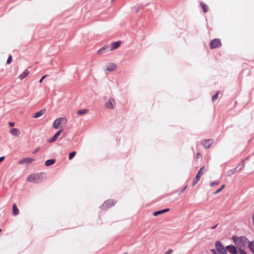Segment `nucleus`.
Masks as SVG:
<instances>
[{"instance_id": "1", "label": "nucleus", "mask_w": 254, "mask_h": 254, "mask_svg": "<svg viewBox=\"0 0 254 254\" xmlns=\"http://www.w3.org/2000/svg\"><path fill=\"white\" fill-rule=\"evenodd\" d=\"M232 239L233 240L235 244L240 249H243L248 244V239L245 237H238L236 236H233Z\"/></svg>"}, {"instance_id": "2", "label": "nucleus", "mask_w": 254, "mask_h": 254, "mask_svg": "<svg viewBox=\"0 0 254 254\" xmlns=\"http://www.w3.org/2000/svg\"><path fill=\"white\" fill-rule=\"evenodd\" d=\"M67 123L65 117H60L56 119L53 123L52 127L54 129H63Z\"/></svg>"}, {"instance_id": "3", "label": "nucleus", "mask_w": 254, "mask_h": 254, "mask_svg": "<svg viewBox=\"0 0 254 254\" xmlns=\"http://www.w3.org/2000/svg\"><path fill=\"white\" fill-rule=\"evenodd\" d=\"M42 173H37L29 175L27 178V181L37 183L41 181L42 178Z\"/></svg>"}, {"instance_id": "4", "label": "nucleus", "mask_w": 254, "mask_h": 254, "mask_svg": "<svg viewBox=\"0 0 254 254\" xmlns=\"http://www.w3.org/2000/svg\"><path fill=\"white\" fill-rule=\"evenodd\" d=\"M116 106V101L114 98L110 97L105 103V108L109 110L114 109Z\"/></svg>"}, {"instance_id": "5", "label": "nucleus", "mask_w": 254, "mask_h": 254, "mask_svg": "<svg viewBox=\"0 0 254 254\" xmlns=\"http://www.w3.org/2000/svg\"><path fill=\"white\" fill-rule=\"evenodd\" d=\"M35 161V159L32 157H24L18 161V164L28 166Z\"/></svg>"}, {"instance_id": "6", "label": "nucleus", "mask_w": 254, "mask_h": 254, "mask_svg": "<svg viewBox=\"0 0 254 254\" xmlns=\"http://www.w3.org/2000/svg\"><path fill=\"white\" fill-rule=\"evenodd\" d=\"M205 171L204 167H202L200 168L199 171H198L197 174L196 175L195 178L194 179L193 181V186H194L200 180L201 176L203 175Z\"/></svg>"}, {"instance_id": "7", "label": "nucleus", "mask_w": 254, "mask_h": 254, "mask_svg": "<svg viewBox=\"0 0 254 254\" xmlns=\"http://www.w3.org/2000/svg\"><path fill=\"white\" fill-rule=\"evenodd\" d=\"M216 248L218 252L221 254H226L227 250L223 246L222 244L220 242H217L215 244Z\"/></svg>"}, {"instance_id": "8", "label": "nucleus", "mask_w": 254, "mask_h": 254, "mask_svg": "<svg viewBox=\"0 0 254 254\" xmlns=\"http://www.w3.org/2000/svg\"><path fill=\"white\" fill-rule=\"evenodd\" d=\"M221 43L220 40L218 39H215L211 41L210 46L211 49L217 48L220 47Z\"/></svg>"}, {"instance_id": "9", "label": "nucleus", "mask_w": 254, "mask_h": 254, "mask_svg": "<svg viewBox=\"0 0 254 254\" xmlns=\"http://www.w3.org/2000/svg\"><path fill=\"white\" fill-rule=\"evenodd\" d=\"M115 202L113 200H108L103 204L102 208L103 209H107L114 205Z\"/></svg>"}, {"instance_id": "10", "label": "nucleus", "mask_w": 254, "mask_h": 254, "mask_svg": "<svg viewBox=\"0 0 254 254\" xmlns=\"http://www.w3.org/2000/svg\"><path fill=\"white\" fill-rule=\"evenodd\" d=\"M117 68V65L114 63H109L106 65V70L111 72L115 70Z\"/></svg>"}, {"instance_id": "11", "label": "nucleus", "mask_w": 254, "mask_h": 254, "mask_svg": "<svg viewBox=\"0 0 254 254\" xmlns=\"http://www.w3.org/2000/svg\"><path fill=\"white\" fill-rule=\"evenodd\" d=\"M109 51H110L109 46L107 45H105L98 51L97 54L99 55H101L108 52Z\"/></svg>"}, {"instance_id": "12", "label": "nucleus", "mask_w": 254, "mask_h": 254, "mask_svg": "<svg viewBox=\"0 0 254 254\" xmlns=\"http://www.w3.org/2000/svg\"><path fill=\"white\" fill-rule=\"evenodd\" d=\"M121 42L120 41H116L111 43L110 48V51H114L118 49L121 45Z\"/></svg>"}, {"instance_id": "13", "label": "nucleus", "mask_w": 254, "mask_h": 254, "mask_svg": "<svg viewBox=\"0 0 254 254\" xmlns=\"http://www.w3.org/2000/svg\"><path fill=\"white\" fill-rule=\"evenodd\" d=\"M9 133L13 136H18L20 134L21 131L18 128H12L9 130Z\"/></svg>"}, {"instance_id": "14", "label": "nucleus", "mask_w": 254, "mask_h": 254, "mask_svg": "<svg viewBox=\"0 0 254 254\" xmlns=\"http://www.w3.org/2000/svg\"><path fill=\"white\" fill-rule=\"evenodd\" d=\"M226 249L231 254H237V251L235 246L233 245H229L226 247Z\"/></svg>"}, {"instance_id": "15", "label": "nucleus", "mask_w": 254, "mask_h": 254, "mask_svg": "<svg viewBox=\"0 0 254 254\" xmlns=\"http://www.w3.org/2000/svg\"><path fill=\"white\" fill-rule=\"evenodd\" d=\"M213 143V140L206 139L202 141L201 144L205 148H209Z\"/></svg>"}, {"instance_id": "16", "label": "nucleus", "mask_w": 254, "mask_h": 254, "mask_svg": "<svg viewBox=\"0 0 254 254\" xmlns=\"http://www.w3.org/2000/svg\"><path fill=\"white\" fill-rule=\"evenodd\" d=\"M29 73V71L28 70H25L19 76V78L20 80H22L25 77H26Z\"/></svg>"}, {"instance_id": "17", "label": "nucleus", "mask_w": 254, "mask_h": 254, "mask_svg": "<svg viewBox=\"0 0 254 254\" xmlns=\"http://www.w3.org/2000/svg\"><path fill=\"white\" fill-rule=\"evenodd\" d=\"M12 213L14 215H17L19 213V210L15 204H13L12 205Z\"/></svg>"}, {"instance_id": "18", "label": "nucleus", "mask_w": 254, "mask_h": 254, "mask_svg": "<svg viewBox=\"0 0 254 254\" xmlns=\"http://www.w3.org/2000/svg\"><path fill=\"white\" fill-rule=\"evenodd\" d=\"M169 210V209L166 208V209H163V210H159V211H155V212H154L153 215H154V216H157L159 214H162V213H163L164 212L168 211Z\"/></svg>"}, {"instance_id": "19", "label": "nucleus", "mask_w": 254, "mask_h": 254, "mask_svg": "<svg viewBox=\"0 0 254 254\" xmlns=\"http://www.w3.org/2000/svg\"><path fill=\"white\" fill-rule=\"evenodd\" d=\"M45 113V111L44 110H40L39 111V112H38L37 113H36L34 116H33V118H39L40 117H41Z\"/></svg>"}, {"instance_id": "20", "label": "nucleus", "mask_w": 254, "mask_h": 254, "mask_svg": "<svg viewBox=\"0 0 254 254\" xmlns=\"http://www.w3.org/2000/svg\"><path fill=\"white\" fill-rule=\"evenodd\" d=\"M248 244L250 250L253 254H254V241L251 242H248Z\"/></svg>"}, {"instance_id": "21", "label": "nucleus", "mask_w": 254, "mask_h": 254, "mask_svg": "<svg viewBox=\"0 0 254 254\" xmlns=\"http://www.w3.org/2000/svg\"><path fill=\"white\" fill-rule=\"evenodd\" d=\"M55 162V159H49V160H47L45 163V165L46 166H50L51 165H52L53 164H54Z\"/></svg>"}, {"instance_id": "22", "label": "nucleus", "mask_w": 254, "mask_h": 254, "mask_svg": "<svg viewBox=\"0 0 254 254\" xmlns=\"http://www.w3.org/2000/svg\"><path fill=\"white\" fill-rule=\"evenodd\" d=\"M58 137H59V136L58 135H57L56 134H55L52 138H50L48 140V142L49 143L54 142L57 140Z\"/></svg>"}, {"instance_id": "23", "label": "nucleus", "mask_w": 254, "mask_h": 254, "mask_svg": "<svg viewBox=\"0 0 254 254\" xmlns=\"http://www.w3.org/2000/svg\"><path fill=\"white\" fill-rule=\"evenodd\" d=\"M200 5H201V7L202 8V9L203 10L204 12H206L207 11V10H208L207 6L206 5H205V4H204L203 3H202V2H200Z\"/></svg>"}, {"instance_id": "24", "label": "nucleus", "mask_w": 254, "mask_h": 254, "mask_svg": "<svg viewBox=\"0 0 254 254\" xmlns=\"http://www.w3.org/2000/svg\"><path fill=\"white\" fill-rule=\"evenodd\" d=\"M87 111H88V110L87 109L80 110L77 112V114L79 115H82L86 113L87 112Z\"/></svg>"}, {"instance_id": "25", "label": "nucleus", "mask_w": 254, "mask_h": 254, "mask_svg": "<svg viewBox=\"0 0 254 254\" xmlns=\"http://www.w3.org/2000/svg\"><path fill=\"white\" fill-rule=\"evenodd\" d=\"M225 187V185H223L220 188H219V189H218L215 192H214V194H217L219 192H220V191H222V190Z\"/></svg>"}, {"instance_id": "26", "label": "nucleus", "mask_w": 254, "mask_h": 254, "mask_svg": "<svg viewBox=\"0 0 254 254\" xmlns=\"http://www.w3.org/2000/svg\"><path fill=\"white\" fill-rule=\"evenodd\" d=\"M75 154H76V152L75 151L71 152L69 155V159H70V160L72 159L74 157Z\"/></svg>"}, {"instance_id": "27", "label": "nucleus", "mask_w": 254, "mask_h": 254, "mask_svg": "<svg viewBox=\"0 0 254 254\" xmlns=\"http://www.w3.org/2000/svg\"><path fill=\"white\" fill-rule=\"evenodd\" d=\"M219 183L220 182L218 181H214L210 184V186L213 187L214 186L218 185Z\"/></svg>"}, {"instance_id": "28", "label": "nucleus", "mask_w": 254, "mask_h": 254, "mask_svg": "<svg viewBox=\"0 0 254 254\" xmlns=\"http://www.w3.org/2000/svg\"><path fill=\"white\" fill-rule=\"evenodd\" d=\"M173 252V250L171 249H169L165 252L164 254H172Z\"/></svg>"}, {"instance_id": "29", "label": "nucleus", "mask_w": 254, "mask_h": 254, "mask_svg": "<svg viewBox=\"0 0 254 254\" xmlns=\"http://www.w3.org/2000/svg\"><path fill=\"white\" fill-rule=\"evenodd\" d=\"M219 93V92H217L214 95V96L212 97L213 101H215L216 99H217Z\"/></svg>"}, {"instance_id": "30", "label": "nucleus", "mask_w": 254, "mask_h": 254, "mask_svg": "<svg viewBox=\"0 0 254 254\" xmlns=\"http://www.w3.org/2000/svg\"><path fill=\"white\" fill-rule=\"evenodd\" d=\"M11 60H12V57L11 56H9L7 60V62H6L7 64H9L11 63Z\"/></svg>"}, {"instance_id": "31", "label": "nucleus", "mask_w": 254, "mask_h": 254, "mask_svg": "<svg viewBox=\"0 0 254 254\" xmlns=\"http://www.w3.org/2000/svg\"><path fill=\"white\" fill-rule=\"evenodd\" d=\"M240 254H247V253L243 250V249H240L239 250Z\"/></svg>"}, {"instance_id": "32", "label": "nucleus", "mask_w": 254, "mask_h": 254, "mask_svg": "<svg viewBox=\"0 0 254 254\" xmlns=\"http://www.w3.org/2000/svg\"><path fill=\"white\" fill-rule=\"evenodd\" d=\"M62 131H63V129H61L58 132H57V133L56 134L57 135H58V136H59L60 135V134L62 133Z\"/></svg>"}, {"instance_id": "33", "label": "nucleus", "mask_w": 254, "mask_h": 254, "mask_svg": "<svg viewBox=\"0 0 254 254\" xmlns=\"http://www.w3.org/2000/svg\"><path fill=\"white\" fill-rule=\"evenodd\" d=\"M46 75H44L39 80V82L40 83H42V82L43 81V80L46 77Z\"/></svg>"}, {"instance_id": "34", "label": "nucleus", "mask_w": 254, "mask_h": 254, "mask_svg": "<svg viewBox=\"0 0 254 254\" xmlns=\"http://www.w3.org/2000/svg\"><path fill=\"white\" fill-rule=\"evenodd\" d=\"M8 124H9V126L11 127H13L15 125L14 123H13V122H9L8 123Z\"/></svg>"}, {"instance_id": "35", "label": "nucleus", "mask_w": 254, "mask_h": 254, "mask_svg": "<svg viewBox=\"0 0 254 254\" xmlns=\"http://www.w3.org/2000/svg\"><path fill=\"white\" fill-rule=\"evenodd\" d=\"M39 149L38 148H36V149L33 151V154H35V153H37V152L39 151Z\"/></svg>"}, {"instance_id": "36", "label": "nucleus", "mask_w": 254, "mask_h": 254, "mask_svg": "<svg viewBox=\"0 0 254 254\" xmlns=\"http://www.w3.org/2000/svg\"><path fill=\"white\" fill-rule=\"evenodd\" d=\"M4 159V157H0V163L2 162Z\"/></svg>"}, {"instance_id": "37", "label": "nucleus", "mask_w": 254, "mask_h": 254, "mask_svg": "<svg viewBox=\"0 0 254 254\" xmlns=\"http://www.w3.org/2000/svg\"><path fill=\"white\" fill-rule=\"evenodd\" d=\"M186 188H187V186H186V187L183 189V190L182 191H183L184 190H185Z\"/></svg>"}, {"instance_id": "38", "label": "nucleus", "mask_w": 254, "mask_h": 254, "mask_svg": "<svg viewBox=\"0 0 254 254\" xmlns=\"http://www.w3.org/2000/svg\"><path fill=\"white\" fill-rule=\"evenodd\" d=\"M241 166H242V167H243V166H244V164H242L241 165Z\"/></svg>"}, {"instance_id": "39", "label": "nucleus", "mask_w": 254, "mask_h": 254, "mask_svg": "<svg viewBox=\"0 0 254 254\" xmlns=\"http://www.w3.org/2000/svg\"><path fill=\"white\" fill-rule=\"evenodd\" d=\"M1 230L0 229V233L1 232Z\"/></svg>"}]
</instances>
